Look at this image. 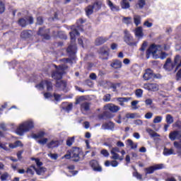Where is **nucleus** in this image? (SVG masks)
<instances>
[{"label":"nucleus","instance_id":"nucleus-1","mask_svg":"<svg viewBox=\"0 0 181 181\" xmlns=\"http://www.w3.org/2000/svg\"><path fill=\"white\" fill-rule=\"evenodd\" d=\"M150 56H153L154 59H166L168 54L166 52H161L160 46L152 45L146 51V58L149 59Z\"/></svg>","mask_w":181,"mask_h":181},{"label":"nucleus","instance_id":"nucleus-2","mask_svg":"<svg viewBox=\"0 0 181 181\" xmlns=\"http://www.w3.org/2000/svg\"><path fill=\"white\" fill-rule=\"evenodd\" d=\"M78 30H83V28L80 26H77L76 28H72V31L69 33L71 42L66 49L68 53L74 54V53H76V50H77V45L74 44V42H76V36H78L80 35V33L78 31Z\"/></svg>","mask_w":181,"mask_h":181},{"label":"nucleus","instance_id":"nucleus-3","mask_svg":"<svg viewBox=\"0 0 181 181\" xmlns=\"http://www.w3.org/2000/svg\"><path fill=\"white\" fill-rule=\"evenodd\" d=\"M33 128H35V122L32 119H28L20 124L16 132L18 135L22 136L23 134L33 129Z\"/></svg>","mask_w":181,"mask_h":181},{"label":"nucleus","instance_id":"nucleus-4","mask_svg":"<svg viewBox=\"0 0 181 181\" xmlns=\"http://www.w3.org/2000/svg\"><path fill=\"white\" fill-rule=\"evenodd\" d=\"M55 68L57 71L52 73V77L54 80H60L63 77V74H64V71L67 70V65H60L59 67L55 65Z\"/></svg>","mask_w":181,"mask_h":181},{"label":"nucleus","instance_id":"nucleus-5","mask_svg":"<svg viewBox=\"0 0 181 181\" xmlns=\"http://www.w3.org/2000/svg\"><path fill=\"white\" fill-rule=\"evenodd\" d=\"M71 155V159L74 162H78L80 161V156L83 155V151L81 148L78 147H73L71 150H69Z\"/></svg>","mask_w":181,"mask_h":181},{"label":"nucleus","instance_id":"nucleus-6","mask_svg":"<svg viewBox=\"0 0 181 181\" xmlns=\"http://www.w3.org/2000/svg\"><path fill=\"white\" fill-rule=\"evenodd\" d=\"M34 160L35 161V163H36L37 168H36L35 166H33V170H35V172H36L37 175H38V176H43V175H45V173H46V170H47L45 168L40 167L43 165V163H42V162H40L39 158H35Z\"/></svg>","mask_w":181,"mask_h":181},{"label":"nucleus","instance_id":"nucleus-7","mask_svg":"<svg viewBox=\"0 0 181 181\" xmlns=\"http://www.w3.org/2000/svg\"><path fill=\"white\" fill-rule=\"evenodd\" d=\"M124 42L127 43V45H128L129 46H135V42H134V37L132 36V35H131L129 31H128V30H124Z\"/></svg>","mask_w":181,"mask_h":181},{"label":"nucleus","instance_id":"nucleus-8","mask_svg":"<svg viewBox=\"0 0 181 181\" xmlns=\"http://www.w3.org/2000/svg\"><path fill=\"white\" fill-rule=\"evenodd\" d=\"M50 30L49 29H45V28H40L37 35L40 36L42 39H45V40H49L50 39Z\"/></svg>","mask_w":181,"mask_h":181},{"label":"nucleus","instance_id":"nucleus-9","mask_svg":"<svg viewBox=\"0 0 181 181\" xmlns=\"http://www.w3.org/2000/svg\"><path fill=\"white\" fill-rule=\"evenodd\" d=\"M159 169H163V164H157L144 169L146 175H151Z\"/></svg>","mask_w":181,"mask_h":181},{"label":"nucleus","instance_id":"nucleus-10","mask_svg":"<svg viewBox=\"0 0 181 181\" xmlns=\"http://www.w3.org/2000/svg\"><path fill=\"white\" fill-rule=\"evenodd\" d=\"M45 86H46L47 91H52V82L49 81L41 82L40 84L36 86V88H39L40 90H43V88H45Z\"/></svg>","mask_w":181,"mask_h":181},{"label":"nucleus","instance_id":"nucleus-11","mask_svg":"<svg viewBox=\"0 0 181 181\" xmlns=\"http://www.w3.org/2000/svg\"><path fill=\"white\" fill-rule=\"evenodd\" d=\"M28 23H30V25L33 23V18L26 17L25 18H21L18 21V25H20V26H22V28H25V26H26V25H28Z\"/></svg>","mask_w":181,"mask_h":181},{"label":"nucleus","instance_id":"nucleus-12","mask_svg":"<svg viewBox=\"0 0 181 181\" xmlns=\"http://www.w3.org/2000/svg\"><path fill=\"white\" fill-rule=\"evenodd\" d=\"M104 110L105 111L107 110L111 111V112H118L120 108L119 106H117L112 103H109L104 106Z\"/></svg>","mask_w":181,"mask_h":181},{"label":"nucleus","instance_id":"nucleus-13","mask_svg":"<svg viewBox=\"0 0 181 181\" xmlns=\"http://www.w3.org/2000/svg\"><path fill=\"white\" fill-rule=\"evenodd\" d=\"M144 87L148 91H158L159 90V86L157 83H145Z\"/></svg>","mask_w":181,"mask_h":181},{"label":"nucleus","instance_id":"nucleus-14","mask_svg":"<svg viewBox=\"0 0 181 181\" xmlns=\"http://www.w3.org/2000/svg\"><path fill=\"white\" fill-rule=\"evenodd\" d=\"M175 66L170 58L167 59L165 64H164V69L167 71H172L175 69Z\"/></svg>","mask_w":181,"mask_h":181},{"label":"nucleus","instance_id":"nucleus-15","mask_svg":"<svg viewBox=\"0 0 181 181\" xmlns=\"http://www.w3.org/2000/svg\"><path fill=\"white\" fill-rule=\"evenodd\" d=\"M90 165L95 172H101L103 170V168H101V166H100L98 162L95 160H92L90 162Z\"/></svg>","mask_w":181,"mask_h":181},{"label":"nucleus","instance_id":"nucleus-16","mask_svg":"<svg viewBox=\"0 0 181 181\" xmlns=\"http://www.w3.org/2000/svg\"><path fill=\"white\" fill-rule=\"evenodd\" d=\"M99 54L100 59L103 60H108L109 54L108 51H107L105 48H100L99 50Z\"/></svg>","mask_w":181,"mask_h":181},{"label":"nucleus","instance_id":"nucleus-17","mask_svg":"<svg viewBox=\"0 0 181 181\" xmlns=\"http://www.w3.org/2000/svg\"><path fill=\"white\" fill-rule=\"evenodd\" d=\"M169 138L171 141H175L176 139H180L181 138V133L178 131H175L169 134Z\"/></svg>","mask_w":181,"mask_h":181},{"label":"nucleus","instance_id":"nucleus-18","mask_svg":"<svg viewBox=\"0 0 181 181\" xmlns=\"http://www.w3.org/2000/svg\"><path fill=\"white\" fill-rule=\"evenodd\" d=\"M115 125L112 122L103 123L102 124V129H107L109 131H114Z\"/></svg>","mask_w":181,"mask_h":181},{"label":"nucleus","instance_id":"nucleus-19","mask_svg":"<svg viewBox=\"0 0 181 181\" xmlns=\"http://www.w3.org/2000/svg\"><path fill=\"white\" fill-rule=\"evenodd\" d=\"M106 4L112 12H118L119 11V6L114 4L110 0H107Z\"/></svg>","mask_w":181,"mask_h":181},{"label":"nucleus","instance_id":"nucleus-20","mask_svg":"<svg viewBox=\"0 0 181 181\" xmlns=\"http://www.w3.org/2000/svg\"><path fill=\"white\" fill-rule=\"evenodd\" d=\"M175 66V72L177 71V69L181 67V57L180 55H176L174 58V62H173Z\"/></svg>","mask_w":181,"mask_h":181},{"label":"nucleus","instance_id":"nucleus-21","mask_svg":"<svg viewBox=\"0 0 181 181\" xmlns=\"http://www.w3.org/2000/svg\"><path fill=\"white\" fill-rule=\"evenodd\" d=\"M59 145H60L59 140H52L47 143V146L49 149H54V148H57Z\"/></svg>","mask_w":181,"mask_h":181},{"label":"nucleus","instance_id":"nucleus-22","mask_svg":"<svg viewBox=\"0 0 181 181\" xmlns=\"http://www.w3.org/2000/svg\"><path fill=\"white\" fill-rule=\"evenodd\" d=\"M143 78L146 81L151 80V78H153V71L151 69L146 70Z\"/></svg>","mask_w":181,"mask_h":181},{"label":"nucleus","instance_id":"nucleus-23","mask_svg":"<svg viewBox=\"0 0 181 181\" xmlns=\"http://www.w3.org/2000/svg\"><path fill=\"white\" fill-rule=\"evenodd\" d=\"M107 40H110V37H99L95 40V45L100 46L105 43V42H107Z\"/></svg>","mask_w":181,"mask_h":181},{"label":"nucleus","instance_id":"nucleus-24","mask_svg":"<svg viewBox=\"0 0 181 181\" xmlns=\"http://www.w3.org/2000/svg\"><path fill=\"white\" fill-rule=\"evenodd\" d=\"M110 66L112 69H121L122 67V62L119 59H115L112 62Z\"/></svg>","mask_w":181,"mask_h":181},{"label":"nucleus","instance_id":"nucleus-25","mask_svg":"<svg viewBox=\"0 0 181 181\" xmlns=\"http://www.w3.org/2000/svg\"><path fill=\"white\" fill-rule=\"evenodd\" d=\"M134 35L136 37L142 39V37H144V30L142 29V27L136 28L134 31Z\"/></svg>","mask_w":181,"mask_h":181},{"label":"nucleus","instance_id":"nucleus-26","mask_svg":"<svg viewBox=\"0 0 181 181\" xmlns=\"http://www.w3.org/2000/svg\"><path fill=\"white\" fill-rule=\"evenodd\" d=\"M81 111L83 114H86L87 111H90V104L87 102L83 103L81 105Z\"/></svg>","mask_w":181,"mask_h":181},{"label":"nucleus","instance_id":"nucleus-27","mask_svg":"<svg viewBox=\"0 0 181 181\" xmlns=\"http://www.w3.org/2000/svg\"><path fill=\"white\" fill-rule=\"evenodd\" d=\"M66 82L63 81H57L56 83V87L59 88V90H63V91H66Z\"/></svg>","mask_w":181,"mask_h":181},{"label":"nucleus","instance_id":"nucleus-28","mask_svg":"<svg viewBox=\"0 0 181 181\" xmlns=\"http://www.w3.org/2000/svg\"><path fill=\"white\" fill-rule=\"evenodd\" d=\"M163 153L165 156H169L170 155H176V153L175 152V150H173V148H168L166 147L164 148Z\"/></svg>","mask_w":181,"mask_h":181},{"label":"nucleus","instance_id":"nucleus-29","mask_svg":"<svg viewBox=\"0 0 181 181\" xmlns=\"http://www.w3.org/2000/svg\"><path fill=\"white\" fill-rule=\"evenodd\" d=\"M45 135H46V133H45V132H40L37 134H32V138L37 141V139H42L43 136H45Z\"/></svg>","mask_w":181,"mask_h":181},{"label":"nucleus","instance_id":"nucleus-30","mask_svg":"<svg viewBox=\"0 0 181 181\" xmlns=\"http://www.w3.org/2000/svg\"><path fill=\"white\" fill-rule=\"evenodd\" d=\"M146 132L152 137V138H156L158 136H160L158 133L155 132L152 129L147 128Z\"/></svg>","mask_w":181,"mask_h":181},{"label":"nucleus","instance_id":"nucleus-31","mask_svg":"<svg viewBox=\"0 0 181 181\" xmlns=\"http://www.w3.org/2000/svg\"><path fill=\"white\" fill-rule=\"evenodd\" d=\"M101 5H103V2L101 1H95L92 7L93 8L94 11H100L101 9Z\"/></svg>","mask_w":181,"mask_h":181},{"label":"nucleus","instance_id":"nucleus-32","mask_svg":"<svg viewBox=\"0 0 181 181\" xmlns=\"http://www.w3.org/2000/svg\"><path fill=\"white\" fill-rule=\"evenodd\" d=\"M127 145L130 146L131 149H136L138 148V143L134 142L132 139H127Z\"/></svg>","mask_w":181,"mask_h":181},{"label":"nucleus","instance_id":"nucleus-33","mask_svg":"<svg viewBox=\"0 0 181 181\" xmlns=\"http://www.w3.org/2000/svg\"><path fill=\"white\" fill-rule=\"evenodd\" d=\"M111 153V159H113L114 160H124V157H119V154L117 153H112L110 152Z\"/></svg>","mask_w":181,"mask_h":181},{"label":"nucleus","instance_id":"nucleus-34","mask_svg":"<svg viewBox=\"0 0 181 181\" xmlns=\"http://www.w3.org/2000/svg\"><path fill=\"white\" fill-rule=\"evenodd\" d=\"M117 101L119 103V105L124 106V103H128L129 101V98H117Z\"/></svg>","mask_w":181,"mask_h":181},{"label":"nucleus","instance_id":"nucleus-35","mask_svg":"<svg viewBox=\"0 0 181 181\" xmlns=\"http://www.w3.org/2000/svg\"><path fill=\"white\" fill-rule=\"evenodd\" d=\"M30 33H32V31H30V30H28V31L24 30L21 33V37L23 39H28L30 36V35H31Z\"/></svg>","mask_w":181,"mask_h":181},{"label":"nucleus","instance_id":"nucleus-36","mask_svg":"<svg viewBox=\"0 0 181 181\" xmlns=\"http://www.w3.org/2000/svg\"><path fill=\"white\" fill-rule=\"evenodd\" d=\"M125 117L128 119H134V118H141V116H138L135 113H127Z\"/></svg>","mask_w":181,"mask_h":181},{"label":"nucleus","instance_id":"nucleus-37","mask_svg":"<svg viewBox=\"0 0 181 181\" xmlns=\"http://www.w3.org/2000/svg\"><path fill=\"white\" fill-rule=\"evenodd\" d=\"M122 22H123V23H125L126 25H131V23H132V18L123 17Z\"/></svg>","mask_w":181,"mask_h":181},{"label":"nucleus","instance_id":"nucleus-38","mask_svg":"<svg viewBox=\"0 0 181 181\" xmlns=\"http://www.w3.org/2000/svg\"><path fill=\"white\" fill-rule=\"evenodd\" d=\"M134 22L136 25V26H138V25L141 24V17L138 15L134 16Z\"/></svg>","mask_w":181,"mask_h":181},{"label":"nucleus","instance_id":"nucleus-39","mask_svg":"<svg viewBox=\"0 0 181 181\" xmlns=\"http://www.w3.org/2000/svg\"><path fill=\"white\" fill-rule=\"evenodd\" d=\"M86 12L88 16H89V15H91L93 12H94V8L93 6H88V7H86Z\"/></svg>","mask_w":181,"mask_h":181},{"label":"nucleus","instance_id":"nucleus-40","mask_svg":"<svg viewBox=\"0 0 181 181\" xmlns=\"http://www.w3.org/2000/svg\"><path fill=\"white\" fill-rule=\"evenodd\" d=\"M122 9H128L129 8V2L127 0H123L121 3Z\"/></svg>","mask_w":181,"mask_h":181},{"label":"nucleus","instance_id":"nucleus-41","mask_svg":"<svg viewBox=\"0 0 181 181\" xmlns=\"http://www.w3.org/2000/svg\"><path fill=\"white\" fill-rule=\"evenodd\" d=\"M47 141H49V139L47 138H42V139H40L38 140H37V144H39L40 145H46L47 144Z\"/></svg>","mask_w":181,"mask_h":181},{"label":"nucleus","instance_id":"nucleus-42","mask_svg":"<svg viewBox=\"0 0 181 181\" xmlns=\"http://www.w3.org/2000/svg\"><path fill=\"white\" fill-rule=\"evenodd\" d=\"M163 119V117L162 116H156L153 120V124H160V122H162Z\"/></svg>","mask_w":181,"mask_h":181},{"label":"nucleus","instance_id":"nucleus-43","mask_svg":"<svg viewBox=\"0 0 181 181\" xmlns=\"http://www.w3.org/2000/svg\"><path fill=\"white\" fill-rule=\"evenodd\" d=\"M165 121L169 125H170V124H173V117H172L170 115H167Z\"/></svg>","mask_w":181,"mask_h":181},{"label":"nucleus","instance_id":"nucleus-44","mask_svg":"<svg viewBox=\"0 0 181 181\" xmlns=\"http://www.w3.org/2000/svg\"><path fill=\"white\" fill-rule=\"evenodd\" d=\"M10 178H11V176L9 175V174H8V173H4L1 176V180L2 181L9 180Z\"/></svg>","mask_w":181,"mask_h":181},{"label":"nucleus","instance_id":"nucleus-45","mask_svg":"<svg viewBox=\"0 0 181 181\" xmlns=\"http://www.w3.org/2000/svg\"><path fill=\"white\" fill-rule=\"evenodd\" d=\"M74 136L73 137H69L66 140V145L67 146H71V145H73V144H74Z\"/></svg>","mask_w":181,"mask_h":181},{"label":"nucleus","instance_id":"nucleus-46","mask_svg":"<svg viewBox=\"0 0 181 181\" xmlns=\"http://www.w3.org/2000/svg\"><path fill=\"white\" fill-rule=\"evenodd\" d=\"M135 94L137 98H141L142 95H144V90L142 89H137L135 91Z\"/></svg>","mask_w":181,"mask_h":181},{"label":"nucleus","instance_id":"nucleus-47","mask_svg":"<svg viewBox=\"0 0 181 181\" xmlns=\"http://www.w3.org/2000/svg\"><path fill=\"white\" fill-rule=\"evenodd\" d=\"M174 147L177 151H181V143H179L178 141H175L173 143Z\"/></svg>","mask_w":181,"mask_h":181},{"label":"nucleus","instance_id":"nucleus-48","mask_svg":"<svg viewBox=\"0 0 181 181\" xmlns=\"http://www.w3.org/2000/svg\"><path fill=\"white\" fill-rule=\"evenodd\" d=\"M5 12V4L0 0V13H4Z\"/></svg>","mask_w":181,"mask_h":181},{"label":"nucleus","instance_id":"nucleus-49","mask_svg":"<svg viewBox=\"0 0 181 181\" xmlns=\"http://www.w3.org/2000/svg\"><path fill=\"white\" fill-rule=\"evenodd\" d=\"M146 47H148V42H144L140 48V52H145V50H146Z\"/></svg>","mask_w":181,"mask_h":181},{"label":"nucleus","instance_id":"nucleus-50","mask_svg":"<svg viewBox=\"0 0 181 181\" xmlns=\"http://www.w3.org/2000/svg\"><path fill=\"white\" fill-rule=\"evenodd\" d=\"M0 149H3L4 151H9V148L6 147V143H2L0 141Z\"/></svg>","mask_w":181,"mask_h":181},{"label":"nucleus","instance_id":"nucleus-51","mask_svg":"<svg viewBox=\"0 0 181 181\" xmlns=\"http://www.w3.org/2000/svg\"><path fill=\"white\" fill-rule=\"evenodd\" d=\"M133 176L139 179V180H142V175L139 174L138 172L133 173Z\"/></svg>","mask_w":181,"mask_h":181},{"label":"nucleus","instance_id":"nucleus-52","mask_svg":"<svg viewBox=\"0 0 181 181\" xmlns=\"http://www.w3.org/2000/svg\"><path fill=\"white\" fill-rule=\"evenodd\" d=\"M101 155H103L105 158H108L110 156V153L106 149H103L100 151Z\"/></svg>","mask_w":181,"mask_h":181},{"label":"nucleus","instance_id":"nucleus-53","mask_svg":"<svg viewBox=\"0 0 181 181\" xmlns=\"http://www.w3.org/2000/svg\"><path fill=\"white\" fill-rule=\"evenodd\" d=\"M103 100H104L105 103H108V101H110V100H111V95H110V94L105 95L103 97Z\"/></svg>","mask_w":181,"mask_h":181},{"label":"nucleus","instance_id":"nucleus-54","mask_svg":"<svg viewBox=\"0 0 181 181\" xmlns=\"http://www.w3.org/2000/svg\"><path fill=\"white\" fill-rule=\"evenodd\" d=\"M84 100H86V98H84V96H81L80 98L76 99L75 104H80V103H83Z\"/></svg>","mask_w":181,"mask_h":181},{"label":"nucleus","instance_id":"nucleus-55","mask_svg":"<svg viewBox=\"0 0 181 181\" xmlns=\"http://www.w3.org/2000/svg\"><path fill=\"white\" fill-rule=\"evenodd\" d=\"M139 103L138 100H134L132 102V106L133 110H138V107H136V105Z\"/></svg>","mask_w":181,"mask_h":181},{"label":"nucleus","instance_id":"nucleus-56","mask_svg":"<svg viewBox=\"0 0 181 181\" xmlns=\"http://www.w3.org/2000/svg\"><path fill=\"white\" fill-rule=\"evenodd\" d=\"M64 158H65V159H70V158H71V153L69 151H67V153L62 157V159H64Z\"/></svg>","mask_w":181,"mask_h":181},{"label":"nucleus","instance_id":"nucleus-57","mask_svg":"<svg viewBox=\"0 0 181 181\" xmlns=\"http://www.w3.org/2000/svg\"><path fill=\"white\" fill-rule=\"evenodd\" d=\"M146 119H151L153 117V113L148 112L145 115Z\"/></svg>","mask_w":181,"mask_h":181},{"label":"nucleus","instance_id":"nucleus-58","mask_svg":"<svg viewBox=\"0 0 181 181\" xmlns=\"http://www.w3.org/2000/svg\"><path fill=\"white\" fill-rule=\"evenodd\" d=\"M48 156L49 158H51V159H54V160H56V159H57V158H58L57 154H56V153L53 154L52 153H48Z\"/></svg>","mask_w":181,"mask_h":181},{"label":"nucleus","instance_id":"nucleus-59","mask_svg":"<svg viewBox=\"0 0 181 181\" xmlns=\"http://www.w3.org/2000/svg\"><path fill=\"white\" fill-rule=\"evenodd\" d=\"M54 98L55 101H60V100H62V95L57 93H54Z\"/></svg>","mask_w":181,"mask_h":181},{"label":"nucleus","instance_id":"nucleus-60","mask_svg":"<svg viewBox=\"0 0 181 181\" xmlns=\"http://www.w3.org/2000/svg\"><path fill=\"white\" fill-rule=\"evenodd\" d=\"M145 0H139V3H138V6L139 8H144V6H145Z\"/></svg>","mask_w":181,"mask_h":181},{"label":"nucleus","instance_id":"nucleus-61","mask_svg":"<svg viewBox=\"0 0 181 181\" xmlns=\"http://www.w3.org/2000/svg\"><path fill=\"white\" fill-rule=\"evenodd\" d=\"M35 166V165H33ZM33 166H31L30 168H28L26 170V173H28V175H34V172H33Z\"/></svg>","mask_w":181,"mask_h":181},{"label":"nucleus","instance_id":"nucleus-62","mask_svg":"<svg viewBox=\"0 0 181 181\" xmlns=\"http://www.w3.org/2000/svg\"><path fill=\"white\" fill-rule=\"evenodd\" d=\"M153 25V24L152 23H149L148 21H145L144 23V26H146V28H152Z\"/></svg>","mask_w":181,"mask_h":181},{"label":"nucleus","instance_id":"nucleus-63","mask_svg":"<svg viewBox=\"0 0 181 181\" xmlns=\"http://www.w3.org/2000/svg\"><path fill=\"white\" fill-rule=\"evenodd\" d=\"M176 80L177 81H179V80H181V69L177 72Z\"/></svg>","mask_w":181,"mask_h":181},{"label":"nucleus","instance_id":"nucleus-64","mask_svg":"<svg viewBox=\"0 0 181 181\" xmlns=\"http://www.w3.org/2000/svg\"><path fill=\"white\" fill-rule=\"evenodd\" d=\"M134 124H135V125H142V124H144V122H142V120L141 119H136L134 121Z\"/></svg>","mask_w":181,"mask_h":181}]
</instances>
